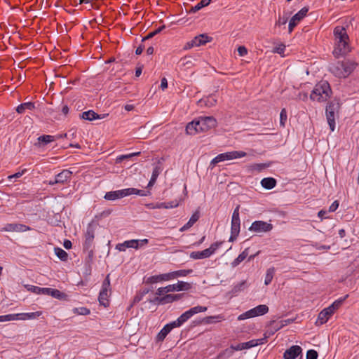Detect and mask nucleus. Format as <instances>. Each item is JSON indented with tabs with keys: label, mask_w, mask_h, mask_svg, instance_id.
<instances>
[{
	"label": "nucleus",
	"mask_w": 359,
	"mask_h": 359,
	"mask_svg": "<svg viewBox=\"0 0 359 359\" xmlns=\"http://www.w3.org/2000/svg\"><path fill=\"white\" fill-rule=\"evenodd\" d=\"M120 196L122 198L132 195L136 194L141 196H146L148 195L149 192H146L145 191L137 189L135 188H127L124 189L119 190Z\"/></svg>",
	"instance_id": "nucleus-13"
},
{
	"label": "nucleus",
	"mask_w": 359,
	"mask_h": 359,
	"mask_svg": "<svg viewBox=\"0 0 359 359\" xmlns=\"http://www.w3.org/2000/svg\"><path fill=\"white\" fill-rule=\"evenodd\" d=\"M95 238V230L91 225H89L87 228L85 234V241L83 243V248L88 250L91 248Z\"/></svg>",
	"instance_id": "nucleus-11"
},
{
	"label": "nucleus",
	"mask_w": 359,
	"mask_h": 359,
	"mask_svg": "<svg viewBox=\"0 0 359 359\" xmlns=\"http://www.w3.org/2000/svg\"><path fill=\"white\" fill-rule=\"evenodd\" d=\"M25 287L27 288L28 291H30L33 293L41 294V288L38 286L31 285H25Z\"/></svg>",
	"instance_id": "nucleus-50"
},
{
	"label": "nucleus",
	"mask_w": 359,
	"mask_h": 359,
	"mask_svg": "<svg viewBox=\"0 0 359 359\" xmlns=\"http://www.w3.org/2000/svg\"><path fill=\"white\" fill-rule=\"evenodd\" d=\"M302 353V348L298 345H293L283 353L284 359H295Z\"/></svg>",
	"instance_id": "nucleus-12"
},
{
	"label": "nucleus",
	"mask_w": 359,
	"mask_h": 359,
	"mask_svg": "<svg viewBox=\"0 0 359 359\" xmlns=\"http://www.w3.org/2000/svg\"><path fill=\"white\" fill-rule=\"evenodd\" d=\"M125 246H127V248H131L134 249L139 248V240L133 239L126 241Z\"/></svg>",
	"instance_id": "nucleus-47"
},
{
	"label": "nucleus",
	"mask_w": 359,
	"mask_h": 359,
	"mask_svg": "<svg viewBox=\"0 0 359 359\" xmlns=\"http://www.w3.org/2000/svg\"><path fill=\"white\" fill-rule=\"evenodd\" d=\"M216 126L217 120L213 116H201L187 125L186 132L192 135L198 133L208 131Z\"/></svg>",
	"instance_id": "nucleus-2"
},
{
	"label": "nucleus",
	"mask_w": 359,
	"mask_h": 359,
	"mask_svg": "<svg viewBox=\"0 0 359 359\" xmlns=\"http://www.w3.org/2000/svg\"><path fill=\"white\" fill-rule=\"evenodd\" d=\"M175 302V298L172 297V294H165L161 297H156L154 299H150V302L156 303L158 302L161 304H165L168 303H171Z\"/></svg>",
	"instance_id": "nucleus-21"
},
{
	"label": "nucleus",
	"mask_w": 359,
	"mask_h": 359,
	"mask_svg": "<svg viewBox=\"0 0 359 359\" xmlns=\"http://www.w3.org/2000/svg\"><path fill=\"white\" fill-rule=\"evenodd\" d=\"M165 28V25H163L160 27H158V29H156V30H154V32H151L150 33H149L147 34V36H145L144 39H143V41L144 40H147V39H149L152 37H154L155 35H156L157 34L160 33L163 29H164Z\"/></svg>",
	"instance_id": "nucleus-48"
},
{
	"label": "nucleus",
	"mask_w": 359,
	"mask_h": 359,
	"mask_svg": "<svg viewBox=\"0 0 359 359\" xmlns=\"http://www.w3.org/2000/svg\"><path fill=\"white\" fill-rule=\"evenodd\" d=\"M104 198L108 201H114L116 199L121 198L119 190L107 192Z\"/></svg>",
	"instance_id": "nucleus-36"
},
{
	"label": "nucleus",
	"mask_w": 359,
	"mask_h": 359,
	"mask_svg": "<svg viewBox=\"0 0 359 359\" xmlns=\"http://www.w3.org/2000/svg\"><path fill=\"white\" fill-rule=\"evenodd\" d=\"M161 276H162L163 281H168V280H170L175 279L173 271L172 272H170V273H167L161 274Z\"/></svg>",
	"instance_id": "nucleus-58"
},
{
	"label": "nucleus",
	"mask_w": 359,
	"mask_h": 359,
	"mask_svg": "<svg viewBox=\"0 0 359 359\" xmlns=\"http://www.w3.org/2000/svg\"><path fill=\"white\" fill-rule=\"evenodd\" d=\"M226 155V160H232L238 158L245 157L247 156V153L243 151H233L224 153Z\"/></svg>",
	"instance_id": "nucleus-29"
},
{
	"label": "nucleus",
	"mask_w": 359,
	"mask_h": 359,
	"mask_svg": "<svg viewBox=\"0 0 359 359\" xmlns=\"http://www.w3.org/2000/svg\"><path fill=\"white\" fill-rule=\"evenodd\" d=\"M262 186L266 189H271L276 185V180L273 177H266L261 181Z\"/></svg>",
	"instance_id": "nucleus-27"
},
{
	"label": "nucleus",
	"mask_w": 359,
	"mask_h": 359,
	"mask_svg": "<svg viewBox=\"0 0 359 359\" xmlns=\"http://www.w3.org/2000/svg\"><path fill=\"white\" fill-rule=\"evenodd\" d=\"M170 290H168V286H165V287H159L156 292V294L159 297H161V296H163L164 294L165 293H168L170 292Z\"/></svg>",
	"instance_id": "nucleus-53"
},
{
	"label": "nucleus",
	"mask_w": 359,
	"mask_h": 359,
	"mask_svg": "<svg viewBox=\"0 0 359 359\" xmlns=\"http://www.w3.org/2000/svg\"><path fill=\"white\" fill-rule=\"evenodd\" d=\"M238 53L240 56H245L248 54V50L245 46H241L238 48Z\"/></svg>",
	"instance_id": "nucleus-61"
},
{
	"label": "nucleus",
	"mask_w": 359,
	"mask_h": 359,
	"mask_svg": "<svg viewBox=\"0 0 359 359\" xmlns=\"http://www.w3.org/2000/svg\"><path fill=\"white\" fill-rule=\"evenodd\" d=\"M267 165L264 163H257L252 165L254 170H257V171H261L262 170L266 168Z\"/></svg>",
	"instance_id": "nucleus-64"
},
{
	"label": "nucleus",
	"mask_w": 359,
	"mask_h": 359,
	"mask_svg": "<svg viewBox=\"0 0 359 359\" xmlns=\"http://www.w3.org/2000/svg\"><path fill=\"white\" fill-rule=\"evenodd\" d=\"M333 33L336 46L333 50L334 55L336 57H339L346 55L351 49L348 44L349 38L346 29L344 27L337 26L334 29Z\"/></svg>",
	"instance_id": "nucleus-1"
},
{
	"label": "nucleus",
	"mask_w": 359,
	"mask_h": 359,
	"mask_svg": "<svg viewBox=\"0 0 359 359\" xmlns=\"http://www.w3.org/2000/svg\"><path fill=\"white\" fill-rule=\"evenodd\" d=\"M211 0H201L196 6L191 7L189 13H196L201 10L202 8L209 5Z\"/></svg>",
	"instance_id": "nucleus-34"
},
{
	"label": "nucleus",
	"mask_w": 359,
	"mask_h": 359,
	"mask_svg": "<svg viewBox=\"0 0 359 359\" xmlns=\"http://www.w3.org/2000/svg\"><path fill=\"white\" fill-rule=\"evenodd\" d=\"M72 175V171L69 170H63L61 172L55 175V182L64 184L70 180Z\"/></svg>",
	"instance_id": "nucleus-16"
},
{
	"label": "nucleus",
	"mask_w": 359,
	"mask_h": 359,
	"mask_svg": "<svg viewBox=\"0 0 359 359\" xmlns=\"http://www.w3.org/2000/svg\"><path fill=\"white\" fill-rule=\"evenodd\" d=\"M191 288V284L187 282L178 281L176 284L169 285L168 290L174 291H187Z\"/></svg>",
	"instance_id": "nucleus-15"
},
{
	"label": "nucleus",
	"mask_w": 359,
	"mask_h": 359,
	"mask_svg": "<svg viewBox=\"0 0 359 359\" xmlns=\"http://www.w3.org/2000/svg\"><path fill=\"white\" fill-rule=\"evenodd\" d=\"M42 314L41 311H36L32 313H16L18 315V320H25L28 319H35Z\"/></svg>",
	"instance_id": "nucleus-23"
},
{
	"label": "nucleus",
	"mask_w": 359,
	"mask_h": 359,
	"mask_svg": "<svg viewBox=\"0 0 359 359\" xmlns=\"http://www.w3.org/2000/svg\"><path fill=\"white\" fill-rule=\"evenodd\" d=\"M241 221H231V236L229 241L233 242L238 237L240 232Z\"/></svg>",
	"instance_id": "nucleus-19"
},
{
	"label": "nucleus",
	"mask_w": 359,
	"mask_h": 359,
	"mask_svg": "<svg viewBox=\"0 0 359 359\" xmlns=\"http://www.w3.org/2000/svg\"><path fill=\"white\" fill-rule=\"evenodd\" d=\"M288 20V18L287 16H279L278 18V20L276 21V25H278V26H280V25H284L287 23Z\"/></svg>",
	"instance_id": "nucleus-57"
},
{
	"label": "nucleus",
	"mask_w": 359,
	"mask_h": 359,
	"mask_svg": "<svg viewBox=\"0 0 359 359\" xmlns=\"http://www.w3.org/2000/svg\"><path fill=\"white\" fill-rule=\"evenodd\" d=\"M307 12L308 9L304 8L292 16L289 22V32H292L293 29L296 27L299 22L306 16Z\"/></svg>",
	"instance_id": "nucleus-10"
},
{
	"label": "nucleus",
	"mask_w": 359,
	"mask_h": 359,
	"mask_svg": "<svg viewBox=\"0 0 359 359\" xmlns=\"http://www.w3.org/2000/svg\"><path fill=\"white\" fill-rule=\"evenodd\" d=\"M193 272L192 269H181L178 271H173L175 279L178 277H184L189 275Z\"/></svg>",
	"instance_id": "nucleus-39"
},
{
	"label": "nucleus",
	"mask_w": 359,
	"mask_h": 359,
	"mask_svg": "<svg viewBox=\"0 0 359 359\" xmlns=\"http://www.w3.org/2000/svg\"><path fill=\"white\" fill-rule=\"evenodd\" d=\"M273 229V225L264 221H255L249 228V231L255 233H266Z\"/></svg>",
	"instance_id": "nucleus-9"
},
{
	"label": "nucleus",
	"mask_w": 359,
	"mask_h": 359,
	"mask_svg": "<svg viewBox=\"0 0 359 359\" xmlns=\"http://www.w3.org/2000/svg\"><path fill=\"white\" fill-rule=\"evenodd\" d=\"M168 325H165L163 329L158 332V334L156 336V341H162L164 340V339L166 337L168 334L170 332V330Z\"/></svg>",
	"instance_id": "nucleus-35"
},
{
	"label": "nucleus",
	"mask_w": 359,
	"mask_h": 359,
	"mask_svg": "<svg viewBox=\"0 0 359 359\" xmlns=\"http://www.w3.org/2000/svg\"><path fill=\"white\" fill-rule=\"evenodd\" d=\"M318 352L313 349H310L306 352V359H317Z\"/></svg>",
	"instance_id": "nucleus-51"
},
{
	"label": "nucleus",
	"mask_w": 359,
	"mask_h": 359,
	"mask_svg": "<svg viewBox=\"0 0 359 359\" xmlns=\"http://www.w3.org/2000/svg\"><path fill=\"white\" fill-rule=\"evenodd\" d=\"M107 116V114H98L93 110H88V111H84L80 114V117L81 118L88 120V121H90L95 120V119L104 118Z\"/></svg>",
	"instance_id": "nucleus-14"
},
{
	"label": "nucleus",
	"mask_w": 359,
	"mask_h": 359,
	"mask_svg": "<svg viewBox=\"0 0 359 359\" xmlns=\"http://www.w3.org/2000/svg\"><path fill=\"white\" fill-rule=\"evenodd\" d=\"M357 64L351 60L337 61L330 65V72L338 78H346L355 69Z\"/></svg>",
	"instance_id": "nucleus-3"
},
{
	"label": "nucleus",
	"mask_w": 359,
	"mask_h": 359,
	"mask_svg": "<svg viewBox=\"0 0 359 359\" xmlns=\"http://www.w3.org/2000/svg\"><path fill=\"white\" fill-rule=\"evenodd\" d=\"M195 60L196 59L191 56H185L180 60L179 63L180 67L188 69L192 68L194 66Z\"/></svg>",
	"instance_id": "nucleus-22"
},
{
	"label": "nucleus",
	"mask_w": 359,
	"mask_h": 359,
	"mask_svg": "<svg viewBox=\"0 0 359 359\" xmlns=\"http://www.w3.org/2000/svg\"><path fill=\"white\" fill-rule=\"evenodd\" d=\"M245 286H246V281L243 280L233 286V287L232 289V292H233V293L239 292L243 290L244 288L245 287Z\"/></svg>",
	"instance_id": "nucleus-46"
},
{
	"label": "nucleus",
	"mask_w": 359,
	"mask_h": 359,
	"mask_svg": "<svg viewBox=\"0 0 359 359\" xmlns=\"http://www.w3.org/2000/svg\"><path fill=\"white\" fill-rule=\"evenodd\" d=\"M248 256V248L245 249L232 262L231 266L236 267Z\"/></svg>",
	"instance_id": "nucleus-30"
},
{
	"label": "nucleus",
	"mask_w": 359,
	"mask_h": 359,
	"mask_svg": "<svg viewBox=\"0 0 359 359\" xmlns=\"http://www.w3.org/2000/svg\"><path fill=\"white\" fill-rule=\"evenodd\" d=\"M340 105L338 101L332 100L327 103L325 111H330L338 114Z\"/></svg>",
	"instance_id": "nucleus-33"
},
{
	"label": "nucleus",
	"mask_w": 359,
	"mask_h": 359,
	"mask_svg": "<svg viewBox=\"0 0 359 359\" xmlns=\"http://www.w3.org/2000/svg\"><path fill=\"white\" fill-rule=\"evenodd\" d=\"M274 273H275L274 267H271L266 270L265 280H264V284L266 285H268L271 283L273 276H274Z\"/></svg>",
	"instance_id": "nucleus-37"
},
{
	"label": "nucleus",
	"mask_w": 359,
	"mask_h": 359,
	"mask_svg": "<svg viewBox=\"0 0 359 359\" xmlns=\"http://www.w3.org/2000/svg\"><path fill=\"white\" fill-rule=\"evenodd\" d=\"M73 311L76 314L83 315V316L89 315L90 313V310L86 307L75 308V309H74Z\"/></svg>",
	"instance_id": "nucleus-43"
},
{
	"label": "nucleus",
	"mask_w": 359,
	"mask_h": 359,
	"mask_svg": "<svg viewBox=\"0 0 359 359\" xmlns=\"http://www.w3.org/2000/svg\"><path fill=\"white\" fill-rule=\"evenodd\" d=\"M111 292L109 275H107L102 283V289L100 292L98 300L101 305L107 307L109 305L108 298Z\"/></svg>",
	"instance_id": "nucleus-8"
},
{
	"label": "nucleus",
	"mask_w": 359,
	"mask_h": 359,
	"mask_svg": "<svg viewBox=\"0 0 359 359\" xmlns=\"http://www.w3.org/2000/svg\"><path fill=\"white\" fill-rule=\"evenodd\" d=\"M341 302V300L335 301L327 308L324 309L320 312L318 321H319L321 325L325 323L334 311L339 308Z\"/></svg>",
	"instance_id": "nucleus-7"
},
{
	"label": "nucleus",
	"mask_w": 359,
	"mask_h": 359,
	"mask_svg": "<svg viewBox=\"0 0 359 359\" xmlns=\"http://www.w3.org/2000/svg\"><path fill=\"white\" fill-rule=\"evenodd\" d=\"M239 209L240 205H237L236 208L234 209L232 215L231 221H241L239 217Z\"/></svg>",
	"instance_id": "nucleus-55"
},
{
	"label": "nucleus",
	"mask_w": 359,
	"mask_h": 359,
	"mask_svg": "<svg viewBox=\"0 0 359 359\" xmlns=\"http://www.w3.org/2000/svg\"><path fill=\"white\" fill-rule=\"evenodd\" d=\"M158 282H163L161 274L151 276L147 278L146 283L154 284Z\"/></svg>",
	"instance_id": "nucleus-41"
},
{
	"label": "nucleus",
	"mask_w": 359,
	"mask_h": 359,
	"mask_svg": "<svg viewBox=\"0 0 359 359\" xmlns=\"http://www.w3.org/2000/svg\"><path fill=\"white\" fill-rule=\"evenodd\" d=\"M174 205H168L166 203H157L153 208H172Z\"/></svg>",
	"instance_id": "nucleus-63"
},
{
	"label": "nucleus",
	"mask_w": 359,
	"mask_h": 359,
	"mask_svg": "<svg viewBox=\"0 0 359 359\" xmlns=\"http://www.w3.org/2000/svg\"><path fill=\"white\" fill-rule=\"evenodd\" d=\"M250 310L254 318L267 313L269 311V307L265 304H261Z\"/></svg>",
	"instance_id": "nucleus-20"
},
{
	"label": "nucleus",
	"mask_w": 359,
	"mask_h": 359,
	"mask_svg": "<svg viewBox=\"0 0 359 359\" xmlns=\"http://www.w3.org/2000/svg\"><path fill=\"white\" fill-rule=\"evenodd\" d=\"M208 308L206 306H197L191 308L188 311L183 313L176 320H174L166 325H168L170 331L172 329L175 327H179L182 325L185 322H187L189 318H191L194 315L197 314L198 313L206 311Z\"/></svg>",
	"instance_id": "nucleus-5"
},
{
	"label": "nucleus",
	"mask_w": 359,
	"mask_h": 359,
	"mask_svg": "<svg viewBox=\"0 0 359 359\" xmlns=\"http://www.w3.org/2000/svg\"><path fill=\"white\" fill-rule=\"evenodd\" d=\"M325 114L330 128L332 131H334L335 128V118L338 114L330 111H325Z\"/></svg>",
	"instance_id": "nucleus-25"
},
{
	"label": "nucleus",
	"mask_w": 359,
	"mask_h": 359,
	"mask_svg": "<svg viewBox=\"0 0 359 359\" xmlns=\"http://www.w3.org/2000/svg\"><path fill=\"white\" fill-rule=\"evenodd\" d=\"M161 172V168L160 166L156 165L152 172V175L151 179L148 183L147 187H151L156 182L160 172Z\"/></svg>",
	"instance_id": "nucleus-31"
},
{
	"label": "nucleus",
	"mask_w": 359,
	"mask_h": 359,
	"mask_svg": "<svg viewBox=\"0 0 359 359\" xmlns=\"http://www.w3.org/2000/svg\"><path fill=\"white\" fill-rule=\"evenodd\" d=\"M50 296L56 299H61L63 297L64 294L57 289H52Z\"/></svg>",
	"instance_id": "nucleus-54"
},
{
	"label": "nucleus",
	"mask_w": 359,
	"mask_h": 359,
	"mask_svg": "<svg viewBox=\"0 0 359 359\" xmlns=\"http://www.w3.org/2000/svg\"><path fill=\"white\" fill-rule=\"evenodd\" d=\"M14 224H7L4 227L0 229V231H13Z\"/></svg>",
	"instance_id": "nucleus-62"
},
{
	"label": "nucleus",
	"mask_w": 359,
	"mask_h": 359,
	"mask_svg": "<svg viewBox=\"0 0 359 359\" xmlns=\"http://www.w3.org/2000/svg\"><path fill=\"white\" fill-rule=\"evenodd\" d=\"M29 229V227L27 226L26 225L22 224H14L13 231L23 232Z\"/></svg>",
	"instance_id": "nucleus-49"
},
{
	"label": "nucleus",
	"mask_w": 359,
	"mask_h": 359,
	"mask_svg": "<svg viewBox=\"0 0 359 359\" xmlns=\"http://www.w3.org/2000/svg\"><path fill=\"white\" fill-rule=\"evenodd\" d=\"M199 219L198 212L194 213L189 220L180 229V231H184L191 228Z\"/></svg>",
	"instance_id": "nucleus-26"
},
{
	"label": "nucleus",
	"mask_w": 359,
	"mask_h": 359,
	"mask_svg": "<svg viewBox=\"0 0 359 359\" xmlns=\"http://www.w3.org/2000/svg\"><path fill=\"white\" fill-rule=\"evenodd\" d=\"M35 109L34 103L32 102H25L18 106L16 111L19 114H23L26 110H33Z\"/></svg>",
	"instance_id": "nucleus-28"
},
{
	"label": "nucleus",
	"mask_w": 359,
	"mask_h": 359,
	"mask_svg": "<svg viewBox=\"0 0 359 359\" xmlns=\"http://www.w3.org/2000/svg\"><path fill=\"white\" fill-rule=\"evenodd\" d=\"M140 154V152H135V153H132V154H128V155H121V156H120L119 157L117 158V161L121 162L123 159L129 158H131V157L135 156H138Z\"/></svg>",
	"instance_id": "nucleus-59"
},
{
	"label": "nucleus",
	"mask_w": 359,
	"mask_h": 359,
	"mask_svg": "<svg viewBox=\"0 0 359 359\" xmlns=\"http://www.w3.org/2000/svg\"><path fill=\"white\" fill-rule=\"evenodd\" d=\"M214 320L221 321L222 320H223V317L221 316H208L204 318L203 319V321L206 324H211L215 322Z\"/></svg>",
	"instance_id": "nucleus-44"
},
{
	"label": "nucleus",
	"mask_w": 359,
	"mask_h": 359,
	"mask_svg": "<svg viewBox=\"0 0 359 359\" xmlns=\"http://www.w3.org/2000/svg\"><path fill=\"white\" fill-rule=\"evenodd\" d=\"M264 339H252L247 342H243L244 349H249L252 347L257 346L259 344H263Z\"/></svg>",
	"instance_id": "nucleus-32"
},
{
	"label": "nucleus",
	"mask_w": 359,
	"mask_h": 359,
	"mask_svg": "<svg viewBox=\"0 0 359 359\" xmlns=\"http://www.w3.org/2000/svg\"><path fill=\"white\" fill-rule=\"evenodd\" d=\"M149 292V289H144L142 292H140L139 293H137L133 299V304L140 302L143 299V297L145 294H147Z\"/></svg>",
	"instance_id": "nucleus-40"
},
{
	"label": "nucleus",
	"mask_w": 359,
	"mask_h": 359,
	"mask_svg": "<svg viewBox=\"0 0 359 359\" xmlns=\"http://www.w3.org/2000/svg\"><path fill=\"white\" fill-rule=\"evenodd\" d=\"M210 39L211 38H210L208 35L203 34L195 36L192 40L195 46L198 47L205 44L207 42L210 41Z\"/></svg>",
	"instance_id": "nucleus-24"
},
{
	"label": "nucleus",
	"mask_w": 359,
	"mask_h": 359,
	"mask_svg": "<svg viewBox=\"0 0 359 359\" xmlns=\"http://www.w3.org/2000/svg\"><path fill=\"white\" fill-rule=\"evenodd\" d=\"M217 103V98L214 95H210L208 97H203L198 101V104L201 107H212Z\"/></svg>",
	"instance_id": "nucleus-18"
},
{
	"label": "nucleus",
	"mask_w": 359,
	"mask_h": 359,
	"mask_svg": "<svg viewBox=\"0 0 359 359\" xmlns=\"http://www.w3.org/2000/svg\"><path fill=\"white\" fill-rule=\"evenodd\" d=\"M332 94V90L329 83L326 81H321L318 83L310 95L311 100L316 102L326 101Z\"/></svg>",
	"instance_id": "nucleus-4"
},
{
	"label": "nucleus",
	"mask_w": 359,
	"mask_h": 359,
	"mask_svg": "<svg viewBox=\"0 0 359 359\" xmlns=\"http://www.w3.org/2000/svg\"><path fill=\"white\" fill-rule=\"evenodd\" d=\"M55 140H56V137L54 135H43L37 138V142L35 143V146L42 147Z\"/></svg>",
	"instance_id": "nucleus-17"
},
{
	"label": "nucleus",
	"mask_w": 359,
	"mask_h": 359,
	"mask_svg": "<svg viewBox=\"0 0 359 359\" xmlns=\"http://www.w3.org/2000/svg\"><path fill=\"white\" fill-rule=\"evenodd\" d=\"M18 315L16 314H7L4 316H0V322L17 320Z\"/></svg>",
	"instance_id": "nucleus-45"
},
{
	"label": "nucleus",
	"mask_w": 359,
	"mask_h": 359,
	"mask_svg": "<svg viewBox=\"0 0 359 359\" xmlns=\"http://www.w3.org/2000/svg\"><path fill=\"white\" fill-rule=\"evenodd\" d=\"M251 318H253V316H252V313H250V310H248V311L238 316V320H245V319Z\"/></svg>",
	"instance_id": "nucleus-56"
},
{
	"label": "nucleus",
	"mask_w": 359,
	"mask_h": 359,
	"mask_svg": "<svg viewBox=\"0 0 359 359\" xmlns=\"http://www.w3.org/2000/svg\"><path fill=\"white\" fill-rule=\"evenodd\" d=\"M285 50V46L283 44H280L274 48L273 53H276L280 55H283L284 53Z\"/></svg>",
	"instance_id": "nucleus-60"
},
{
	"label": "nucleus",
	"mask_w": 359,
	"mask_h": 359,
	"mask_svg": "<svg viewBox=\"0 0 359 359\" xmlns=\"http://www.w3.org/2000/svg\"><path fill=\"white\" fill-rule=\"evenodd\" d=\"M54 251L57 257L62 261H67L68 259V254L66 251L60 248H55Z\"/></svg>",
	"instance_id": "nucleus-38"
},
{
	"label": "nucleus",
	"mask_w": 359,
	"mask_h": 359,
	"mask_svg": "<svg viewBox=\"0 0 359 359\" xmlns=\"http://www.w3.org/2000/svg\"><path fill=\"white\" fill-rule=\"evenodd\" d=\"M226 161V155L224 153L220 154L215 157L210 162V165H215L217 163Z\"/></svg>",
	"instance_id": "nucleus-42"
},
{
	"label": "nucleus",
	"mask_w": 359,
	"mask_h": 359,
	"mask_svg": "<svg viewBox=\"0 0 359 359\" xmlns=\"http://www.w3.org/2000/svg\"><path fill=\"white\" fill-rule=\"evenodd\" d=\"M222 245V242H215L210 248L202 251H194L191 252L190 257L194 259H201L210 257Z\"/></svg>",
	"instance_id": "nucleus-6"
},
{
	"label": "nucleus",
	"mask_w": 359,
	"mask_h": 359,
	"mask_svg": "<svg viewBox=\"0 0 359 359\" xmlns=\"http://www.w3.org/2000/svg\"><path fill=\"white\" fill-rule=\"evenodd\" d=\"M287 111L285 109H283L280 114V123L282 126H285V123L287 121Z\"/></svg>",
	"instance_id": "nucleus-52"
}]
</instances>
